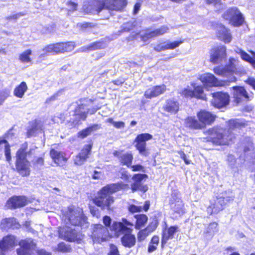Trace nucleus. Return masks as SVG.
Wrapping results in <instances>:
<instances>
[{
    "instance_id": "bf43d9fd",
    "label": "nucleus",
    "mask_w": 255,
    "mask_h": 255,
    "mask_svg": "<svg viewBox=\"0 0 255 255\" xmlns=\"http://www.w3.org/2000/svg\"><path fill=\"white\" fill-rule=\"evenodd\" d=\"M142 208L140 206H136L134 205H131L128 207V210L130 212L134 213L141 211Z\"/></svg>"
},
{
    "instance_id": "393cba45",
    "label": "nucleus",
    "mask_w": 255,
    "mask_h": 255,
    "mask_svg": "<svg viewBox=\"0 0 255 255\" xmlns=\"http://www.w3.org/2000/svg\"><path fill=\"white\" fill-rule=\"evenodd\" d=\"M200 123L203 124V128L206 125L211 124L215 120V117L211 113L206 111H201L197 114Z\"/></svg>"
},
{
    "instance_id": "79ce46f5",
    "label": "nucleus",
    "mask_w": 255,
    "mask_h": 255,
    "mask_svg": "<svg viewBox=\"0 0 255 255\" xmlns=\"http://www.w3.org/2000/svg\"><path fill=\"white\" fill-rule=\"evenodd\" d=\"M106 46L105 44L102 42H96L91 43L88 46L86 47H83V51H86L87 50H95L98 49L104 48Z\"/></svg>"
},
{
    "instance_id": "2eb2a0df",
    "label": "nucleus",
    "mask_w": 255,
    "mask_h": 255,
    "mask_svg": "<svg viewBox=\"0 0 255 255\" xmlns=\"http://www.w3.org/2000/svg\"><path fill=\"white\" fill-rule=\"evenodd\" d=\"M169 204L174 212L179 214L184 213V204L178 192H174L172 193Z\"/></svg>"
},
{
    "instance_id": "7ed1b4c3",
    "label": "nucleus",
    "mask_w": 255,
    "mask_h": 255,
    "mask_svg": "<svg viewBox=\"0 0 255 255\" xmlns=\"http://www.w3.org/2000/svg\"><path fill=\"white\" fill-rule=\"evenodd\" d=\"M133 226L132 223L125 218H122L121 222H114L110 228L117 236L125 234L121 238L122 244L124 247L130 248L133 247L136 243L135 236L131 234L132 231L131 228Z\"/></svg>"
},
{
    "instance_id": "20e7f679",
    "label": "nucleus",
    "mask_w": 255,
    "mask_h": 255,
    "mask_svg": "<svg viewBox=\"0 0 255 255\" xmlns=\"http://www.w3.org/2000/svg\"><path fill=\"white\" fill-rule=\"evenodd\" d=\"M62 220L68 226L72 225L75 226H81L83 228L88 227L87 219L83 214L80 209L73 206L69 207L67 210L63 211Z\"/></svg>"
},
{
    "instance_id": "f257e3e1",
    "label": "nucleus",
    "mask_w": 255,
    "mask_h": 255,
    "mask_svg": "<svg viewBox=\"0 0 255 255\" xmlns=\"http://www.w3.org/2000/svg\"><path fill=\"white\" fill-rule=\"evenodd\" d=\"M228 129L223 128L213 129L210 132V138L212 142L216 145H228L235 137L232 131L245 127L247 124L242 120H231L228 122Z\"/></svg>"
},
{
    "instance_id": "dca6fc26",
    "label": "nucleus",
    "mask_w": 255,
    "mask_h": 255,
    "mask_svg": "<svg viewBox=\"0 0 255 255\" xmlns=\"http://www.w3.org/2000/svg\"><path fill=\"white\" fill-rule=\"evenodd\" d=\"M210 61L214 64L219 63L226 57V47L220 46L212 48L210 52Z\"/></svg>"
},
{
    "instance_id": "4be33fe9",
    "label": "nucleus",
    "mask_w": 255,
    "mask_h": 255,
    "mask_svg": "<svg viewBox=\"0 0 255 255\" xmlns=\"http://www.w3.org/2000/svg\"><path fill=\"white\" fill-rule=\"evenodd\" d=\"M27 204V200L24 196H14L10 198L6 203V207L9 209L22 207Z\"/></svg>"
},
{
    "instance_id": "473e14b6",
    "label": "nucleus",
    "mask_w": 255,
    "mask_h": 255,
    "mask_svg": "<svg viewBox=\"0 0 255 255\" xmlns=\"http://www.w3.org/2000/svg\"><path fill=\"white\" fill-rule=\"evenodd\" d=\"M235 51L236 53L240 55L243 60L251 63L254 68L255 69V52H252L253 54V57H252L247 53L240 48H237Z\"/></svg>"
},
{
    "instance_id": "9b49d317",
    "label": "nucleus",
    "mask_w": 255,
    "mask_h": 255,
    "mask_svg": "<svg viewBox=\"0 0 255 255\" xmlns=\"http://www.w3.org/2000/svg\"><path fill=\"white\" fill-rule=\"evenodd\" d=\"M18 244L20 248L16 250L18 255H35L36 246L32 239L21 240Z\"/></svg>"
},
{
    "instance_id": "c85d7f7f",
    "label": "nucleus",
    "mask_w": 255,
    "mask_h": 255,
    "mask_svg": "<svg viewBox=\"0 0 255 255\" xmlns=\"http://www.w3.org/2000/svg\"><path fill=\"white\" fill-rule=\"evenodd\" d=\"M217 36L220 39L225 43H229L232 40L229 31L223 25H219L217 28Z\"/></svg>"
},
{
    "instance_id": "ea45409f",
    "label": "nucleus",
    "mask_w": 255,
    "mask_h": 255,
    "mask_svg": "<svg viewBox=\"0 0 255 255\" xmlns=\"http://www.w3.org/2000/svg\"><path fill=\"white\" fill-rule=\"evenodd\" d=\"M133 159L132 155L130 153H126L120 156V162L124 165H126L128 167L131 166Z\"/></svg>"
},
{
    "instance_id": "58836bf2",
    "label": "nucleus",
    "mask_w": 255,
    "mask_h": 255,
    "mask_svg": "<svg viewBox=\"0 0 255 255\" xmlns=\"http://www.w3.org/2000/svg\"><path fill=\"white\" fill-rule=\"evenodd\" d=\"M136 218V224L135 228L136 229H140L143 227L147 221L148 218L144 214H139L135 216Z\"/></svg>"
},
{
    "instance_id": "aec40b11",
    "label": "nucleus",
    "mask_w": 255,
    "mask_h": 255,
    "mask_svg": "<svg viewBox=\"0 0 255 255\" xmlns=\"http://www.w3.org/2000/svg\"><path fill=\"white\" fill-rule=\"evenodd\" d=\"M232 88L234 98L237 103L241 102L243 100H250V97L243 87L235 86Z\"/></svg>"
},
{
    "instance_id": "8fccbe9b",
    "label": "nucleus",
    "mask_w": 255,
    "mask_h": 255,
    "mask_svg": "<svg viewBox=\"0 0 255 255\" xmlns=\"http://www.w3.org/2000/svg\"><path fill=\"white\" fill-rule=\"evenodd\" d=\"M157 224V221L154 220L145 229L150 234L156 229Z\"/></svg>"
},
{
    "instance_id": "f03ea898",
    "label": "nucleus",
    "mask_w": 255,
    "mask_h": 255,
    "mask_svg": "<svg viewBox=\"0 0 255 255\" xmlns=\"http://www.w3.org/2000/svg\"><path fill=\"white\" fill-rule=\"evenodd\" d=\"M127 186L118 183L108 185L103 187L93 199L94 203L102 210H110L115 201L112 194L120 189H125Z\"/></svg>"
},
{
    "instance_id": "bb28decb",
    "label": "nucleus",
    "mask_w": 255,
    "mask_h": 255,
    "mask_svg": "<svg viewBox=\"0 0 255 255\" xmlns=\"http://www.w3.org/2000/svg\"><path fill=\"white\" fill-rule=\"evenodd\" d=\"M167 27L163 26L153 31H147L144 34H141L143 41H145L148 39L161 35L167 32Z\"/></svg>"
},
{
    "instance_id": "f8f14e48",
    "label": "nucleus",
    "mask_w": 255,
    "mask_h": 255,
    "mask_svg": "<svg viewBox=\"0 0 255 255\" xmlns=\"http://www.w3.org/2000/svg\"><path fill=\"white\" fill-rule=\"evenodd\" d=\"M223 17L229 20V23L234 26L241 25L244 21L241 13L236 7L229 9L224 14Z\"/></svg>"
},
{
    "instance_id": "774afa93",
    "label": "nucleus",
    "mask_w": 255,
    "mask_h": 255,
    "mask_svg": "<svg viewBox=\"0 0 255 255\" xmlns=\"http://www.w3.org/2000/svg\"><path fill=\"white\" fill-rule=\"evenodd\" d=\"M37 253L38 255H51V253L48 252H46L45 250L41 249L40 250H37L36 249V252H35V254Z\"/></svg>"
},
{
    "instance_id": "5fc2aeb1",
    "label": "nucleus",
    "mask_w": 255,
    "mask_h": 255,
    "mask_svg": "<svg viewBox=\"0 0 255 255\" xmlns=\"http://www.w3.org/2000/svg\"><path fill=\"white\" fill-rule=\"evenodd\" d=\"M69 11H75L77 10L78 4L72 1H68L66 3Z\"/></svg>"
},
{
    "instance_id": "603ef678",
    "label": "nucleus",
    "mask_w": 255,
    "mask_h": 255,
    "mask_svg": "<svg viewBox=\"0 0 255 255\" xmlns=\"http://www.w3.org/2000/svg\"><path fill=\"white\" fill-rule=\"evenodd\" d=\"M90 134L91 133L88 128H87L78 133V137L81 138H84Z\"/></svg>"
},
{
    "instance_id": "a878e982",
    "label": "nucleus",
    "mask_w": 255,
    "mask_h": 255,
    "mask_svg": "<svg viewBox=\"0 0 255 255\" xmlns=\"http://www.w3.org/2000/svg\"><path fill=\"white\" fill-rule=\"evenodd\" d=\"M166 90L165 85L156 86L148 89L144 93L146 98L151 99L163 94Z\"/></svg>"
},
{
    "instance_id": "052dcab7",
    "label": "nucleus",
    "mask_w": 255,
    "mask_h": 255,
    "mask_svg": "<svg viewBox=\"0 0 255 255\" xmlns=\"http://www.w3.org/2000/svg\"><path fill=\"white\" fill-rule=\"evenodd\" d=\"M245 81L255 90V78L253 77H249Z\"/></svg>"
},
{
    "instance_id": "4468645a",
    "label": "nucleus",
    "mask_w": 255,
    "mask_h": 255,
    "mask_svg": "<svg viewBox=\"0 0 255 255\" xmlns=\"http://www.w3.org/2000/svg\"><path fill=\"white\" fill-rule=\"evenodd\" d=\"M86 99L80 101V104L75 109V115L78 117L79 120H85L87 115L90 114L93 115L95 114L100 108L93 107L91 109H88L85 102Z\"/></svg>"
},
{
    "instance_id": "49530a36",
    "label": "nucleus",
    "mask_w": 255,
    "mask_h": 255,
    "mask_svg": "<svg viewBox=\"0 0 255 255\" xmlns=\"http://www.w3.org/2000/svg\"><path fill=\"white\" fill-rule=\"evenodd\" d=\"M149 234L150 233L145 229L140 230L137 235L138 241H143Z\"/></svg>"
},
{
    "instance_id": "0e129e2a",
    "label": "nucleus",
    "mask_w": 255,
    "mask_h": 255,
    "mask_svg": "<svg viewBox=\"0 0 255 255\" xmlns=\"http://www.w3.org/2000/svg\"><path fill=\"white\" fill-rule=\"evenodd\" d=\"M103 223L106 227H110L111 223V219L109 216H105L103 217Z\"/></svg>"
},
{
    "instance_id": "7c9ffc66",
    "label": "nucleus",
    "mask_w": 255,
    "mask_h": 255,
    "mask_svg": "<svg viewBox=\"0 0 255 255\" xmlns=\"http://www.w3.org/2000/svg\"><path fill=\"white\" fill-rule=\"evenodd\" d=\"M163 109L171 114H176L179 109V103L172 100H167L163 106Z\"/></svg>"
},
{
    "instance_id": "e2e57ef3",
    "label": "nucleus",
    "mask_w": 255,
    "mask_h": 255,
    "mask_svg": "<svg viewBox=\"0 0 255 255\" xmlns=\"http://www.w3.org/2000/svg\"><path fill=\"white\" fill-rule=\"evenodd\" d=\"M43 163L44 160L42 157H37L33 162L34 165L37 166H41L43 165Z\"/></svg>"
},
{
    "instance_id": "b1692460",
    "label": "nucleus",
    "mask_w": 255,
    "mask_h": 255,
    "mask_svg": "<svg viewBox=\"0 0 255 255\" xmlns=\"http://www.w3.org/2000/svg\"><path fill=\"white\" fill-rule=\"evenodd\" d=\"M200 80L207 86L217 87L221 85L217 78L211 73H208L201 75Z\"/></svg>"
},
{
    "instance_id": "39448f33",
    "label": "nucleus",
    "mask_w": 255,
    "mask_h": 255,
    "mask_svg": "<svg viewBox=\"0 0 255 255\" xmlns=\"http://www.w3.org/2000/svg\"><path fill=\"white\" fill-rule=\"evenodd\" d=\"M126 4V0H94L90 5V12L95 14L104 9L120 11Z\"/></svg>"
},
{
    "instance_id": "a19ab883",
    "label": "nucleus",
    "mask_w": 255,
    "mask_h": 255,
    "mask_svg": "<svg viewBox=\"0 0 255 255\" xmlns=\"http://www.w3.org/2000/svg\"><path fill=\"white\" fill-rule=\"evenodd\" d=\"M32 54L30 49H27L22 52L19 56V60L22 63H27L31 61L30 56Z\"/></svg>"
},
{
    "instance_id": "f704fd0d",
    "label": "nucleus",
    "mask_w": 255,
    "mask_h": 255,
    "mask_svg": "<svg viewBox=\"0 0 255 255\" xmlns=\"http://www.w3.org/2000/svg\"><path fill=\"white\" fill-rule=\"evenodd\" d=\"M185 125L187 127L192 129H201L203 128V124L198 122L195 117H188L185 120Z\"/></svg>"
},
{
    "instance_id": "423d86ee",
    "label": "nucleus",
    "mask_w": 255,
    "mask_h": 255,
    "mask_svg": "<svg viewBox=\"0 0 255 255\" xmlns=\"http://www.w3.org/2000/svg\"><path fill=\"white\" fill-rule=\"evenodd\" d=\"M34 149L31 148L26 152L25 147L22 146L18 150L16 154L15 168L22 176H28L30 173V164L26 156L33 153Z\"/></svg>"
},
{
    "instance_id": "864d4df0",
    "label": "nucleus",
    "mask_w": 255,
    "mask_h": 255,
    "mask_svg": "<svg viewBox=\"0 0 255 255\" xmlns=\"http://www.w3.org/2000/svg\"><path fill=\"white\" fill-rule=\"evenodd\" d=\"M58 250L62 252H69L71 249L64 243H61L58 245Z\"/></svg>"
},
{
    "instance_id": "3c124183",
    "label": "nucleus",
    "mask_w": 255,
    "mask_h": 255,
    "mask_svg": "<svg viewBox=\"0 0 255 255\" xmlns=\"http://www.w3.org/2000/svg\"><path fill=\"white\" fill-rule=\"evenodd\" d=\"M218 224L216 222H213L211 223L207 230L208 233L214 234L217 231Z\"/></svg>"
},
{
    "instance_id": "1a4fd4ad",
    "label": "nucleus",
    "mask_w": 255,
    "mask_h": 255,
    "mask_svg": "<svg viewBox=\"0 0 255 255\" xmlns=\"http://www.w3.org/2000/svg\"><path fill=\"white\" fill-rule=\"evenodd\" d=\"M73 42H60L47 45V51L51 52L52 55L64 53L72 51L75 48Z\"/></svg>"
},
{
    "instance_id": "72a5a7b5",
    "label": "nucleus",
    "mask_w": 255,
    "mask_h": 255,
    "mask_svg": "<svg viewBox=\"0 0 255 255\" xmlns=\"http://www.w3.org/2000/svg\"><path fill=\"white\" fill-rule=\"evenodd\" d=\"M42 129V125L39 121H35L30 123V126L27 129L28 137L32 136L36 134Z\"/></svg>"
},
{
    "instance_id": "9d476101",
    "label": "nucleus",
    "mask_w": 255,
    "mask_h": 255,
    "mask_svg": "<svg viewBox=\"0 0 255 255\" xmlns=\"http://www.w3.org/2000/svg\"><path fill=\"white\" fill-rule=\"evenodd\" d=\"M59 237L69 242L78 241L82 240V235L76 229H73L66 226L65 227L60 228L59 231Z\"/></svg>"
},
{
    "instance_id": "412c9836",
    "label": "nucleus",
    "mask_w": 255,
    "mask_h": 255,
    "mask_svg": "<svg viewBox=\"0 0 255 255\" xmlns=\"http://www.w3.org/2000/svg\"><path fill=\"white\" fill-rule=\"evenodd\" d=\"M92 149L91 144L85 145L81 152L75 156L74 163L78 165H81L88 158Z\"/></svg>"
},
{
    "instance_id": "13d9d810",
    "label": "nucleus",
    "mask_w": 255,
    "mask_h": 255,
    "mask_svg": "<svg viewBox=\"0 0 255 255\" xmlns=\"http://www.w3.org/2000/svg\"><path fill=\"white\" fill-rule=\"evenodd\" d=\"M88 128L91 134L100 129L101 128V125L100 124H94L88 127Z\"/></svg>"
},
{
    "instance_id": "09e8293b",
    "label": "nucleus",
    "mask_w": 255,
    "mask_h": 255,
    "mask_svg": "<svg viewBox=\"0 0 255 255\" xmlns=\"http://www.w3.org/2000/svg\"><path fill=\"white\" fill-rule=\"evenodd\" d=\"M108 255H120L117 247L113 244H110Z\"/></svg>"
},
{
    "instance_id": "c03bdc74",
    "label": "nucleus",
    "mask_w": 255,
    "mask_h": 255,
    "mask_svg": "<svg viewBox=\"0 0 255 255\" xmlns=\"http://www.w3.org/2000/svg\"><path fill=\"white\" fill-rule=\"evenodd\" d=\"M131 188L132 192H134L136 190H140L142 191L146 192L147 190V187L144 186L141 184L140 182H135L131 185Z\"/></svg>"
},
{
    "instance_id": "37998d69",
    "label": "nucleus",
    "mask_w": 255,
    "mask_h": 255,
    "mask_svg": "<svg viewBox=\"0 0 255 255\" xmlns=\"http://www.w3.org/2000/svg\"><path fill=\"white\" fill-rule=\"evenodd\" d=\"M106 46L105 44L102 42H96L91 43L88 46L86 47H83V51H86L87 50H95L98 49L104 48Z\"/></svg>"
},
{
    "instance_id": "c756f323",
    "label": "nucleus",
    "mask_w": 255,
    "mask_h": 255,
    "mask_svg": "<svg viewBox=\"0 0 255 255\" xmlns=\"http://www.w3.org/2000/svg\"><path fill=\"white\" fill-rule=\"evenodd\" d=\"M182 42V41H176L171 43H162L154 46V49L157 52H160L167 49H173L178 47Z\"/></svg>"
},
{
    "instance_id": "6ab92c4d",
    "label": "nucleus",
    "mask_w": 255,
    "mask_h": 255,
    "mask_svg": "<svg viewBox=\"0 0 255 255\" xmlns=\"http://www.w3.org/2000/svg\"><path fill=\"white\" fill-rule=\"evenodd\" d=\"M179 231V227L177 226L165 228L162 233L161 245L163 247L169 240L174 238V235Z\"/></svg>"
},
{
    "instance_id": "2f4dec72",
    "label": "nucleus",
    "mask_w": 255,
    "mask_h": 255,
    "mask_svg": "<svg viewBox=\"0 0 255 255\" xmlns=\"http://www.w3.org/2000/svg\"><path fill=\"white\" fill-rule=\"evenodd\" d=\"M50 154L54 162L57 164L60 165L67 161V158L65 157L64 153L62 152L52 149L50 151Z\"/></svg>"
},
{
    "instance_id": "0eeeda50",
    "label": "nucleus",
    "mask_w": 255,
    "mask_h": 255,
    "mask_svg": "<svg viewBox=\"0 0 255 255\" xmlns=\"http://www.w3.org/2000/svg\"><path fill=\"white\" fill-rule=\"evenodd\" d=\"M236 60L233 58L229 59V64L225 67L220 66L216 67L214 69V73L218 75L229 78L228 81L230 82H235L236 78L233 76L235 72Z\"/></svg>"
},
{
    "instance_id": "6e6552de",
    "label": "nucleus",
    "mask_w": 255,
    "mask_h": 255,
    "mask_svg": "<svg viewBox=\"0 0 255 255\" xmlns=\"http://www.w3.org/2000/svg\"><path fill=\"white\" fill-rule=\"evenodd\" d=\"M109 234L107 227L101 224H96L93 228L91 238L94 244H102L108 240Z\"/></svg>"
},
{
    "instance_id": "6e6d98bb",
    "label": "nucleus",
    "mask_w": 255,
    "mask_h": 255,
    "mask_svg": "<svg viewBox=\"0 0 255 255\" xmlns=\"http://www.w3.org/2000/svg\"><path fill=\"white\" fill-rule=\"evenodd\" d=\"M26 14V13L24 12H19L17 13L12 14L11 15L7 16L6 17V19L7 20H11V19H16L22 16H24Z\"/></svg>"
},
{
    "instance_id": "680f3d73",
    "label": "nucleus",
    "mask_w": 255,
    "mask_h": 255,
    "mask_svg": "<svg viewBox=\"0 0 255 255\" xmlns=\"http://www.w3.org/2000/svg\"><path fill=\"white\" fill-rule=\"evenodd\" d=\"M227 161L229 165L231 167L233 166L235 164L236 159L234 155H229L228 156Z\"/></svg>"
},
{
    "instance_id": "e433bc0d",
    "label": "nucleus",
    "mask_w": 255,
    "mask_h": 255,
    "mask_svg": "<svg viewBox=\"0 0 255 255\" xmlns=\"http://www.w3.org/2000/svg\"><path fill=\"white\" fill-rule=\"evenodd\" d=\"M234 199V196L233 195L217 198V203L220 204V207H217V210L218 211H222L227 203L232 202Z\"/></svg>"
},
{
    "instance_id": "69168bd1",
    "label": "nucleus",
    "mask_w": 255,
    "mask_h": 255,
    "mask_svg": "<svg viewBox=\"0 0 255 255\" xmlns=\"http://www.w3.org/2000/svg\"><path fill=\"white\" fill-rule=\"evenodd\" d=\"M179 154L180 156V157L184 160L185 163L186 164H189L190 163V161L187 159L186 155L183 151L179 152Z\"/></svg>"
},
{
    "instance_id": "cd10ccee",
    "label": "nucleus",
    "mask_w": 255,
    "mask_h": 255,
    "mask_svg": "<svg viewBox=\"0 0 255 255\" xmlns=\"http://www.w3.org/2000/svg\"><path fill=\"white\" fill-rule=\"evenodd\" d=\"M19 226L20 225L14 218L4 219L0 223V228L3 230H7L9 229H18Z\"/></svg>"
},
{
    "instance_id": "a18cd8bd",
    "label": "nucleus",
    "mask_w": 255,
    "mask_h": 255,
    "mask_svg": "<svg viewBox=\"0 0 255 255\" xmlns=\"http://www.w3.org/2000/svg\"><path fill=\"white\" fill-rule=\"evenodd\" d=\"M220 204L217 203V200L216 199L214 203L212 204L210 206H209L207 208V212L208 213L212 214L213 213H218L220 211H218L217 210V207H220Z\"/></svg>"
},
{
    "instance_id": "f3484780",
    "label": "nucleus",
    "mask_w": 255,
    "mask_h": 255,
    "mask_svg": "<svg viewBox=\"0 0 255 255\" xmlns=\"http://www.w3.org/2000/svg\"><path fill=\"white\" fill-rule=\"evenodd\" d=\"M213 99L212 105L217 108H221L226 106L229 102V96L228 94L223 92H217L212 94Z\"/></svg>"
},
{
    "instance_id": "ddd939ff",
    "label": "nucleus",
    "mask_w": 255,
    "mask_h": 255,
    "mask_svg": "<svg viewBox=\"0 0 255 255\" xmlns=\"http://www.w3.org/2000/svg\"><path fill=\"white\" fill-rule=\"evenodd\" d=\"M152 138V135L147 133L138 134L135 139V147L139 153L142 155L147 156L149 153L146 149V141Z\"/></svg>"
},
{
    "instance_id": "338daca9",
    "label": "nucleus",
    "mask_w": 255,
    "mask_h": 255,
    "mask_svg": "<svg viewBox=\"0 0 255 255\" xmlns=\"http://www.w3.org/2000/svg\"><path fill=\"white\" fill-rule=\"evenodd\" d=\"M131 168L133 171H143L144 167L141 165L138 164L131 166Z\"/></svg>"
},
{
    "instance_id": "4d7b16f0",
    "label": "nucleus",
    "mask_w": 255,
    "mask_h": 255,
    "mask_svg": "<svg viewBox=\"0 0 255 255\" xmlns=\"http://www.w3.org/2000/svg\"><path fill=\"white\" fill-rule=\"evenodd\" d=\"M147 177V175L145 174H137L134 175L132 177V179L135 182H140L141 183V181L145 178Z\"/></svg>"
},
{
    "instance_id": "de8ad7c7",
    "label": "nucleus",
    "mask_w": 255,
    "mask_h": 255,
    "mask_svg": "<svg viewBox=\"0 0 255 255\" xmlns=\"http://www.w3.org/2000/svg\"><path fill=\"white\" fill-rule=\"evenodd\" d=\"M47 45L45 46L42 50L41 53L38 56V59L40 61L44 60L45 59V57H47L49 54H51V52L47 51Z\"/></svg>"
},
{
    "instance_id": "a211bd4d",
    "label": "nucleus",
    "mask_w": 255,
    "mask_h": 255,
    "mask_svg": "<svg viewBox=\"0 0 255 255\" xmlns=\"http://www.w3.org/2000/svg\"><path fill=\"white\" fill-rule=\"evenodd\" d=\"M181 95L186 98H196L206 100V96L204 93L203 88L202 86L194 85V90L189 88L184 89L181 92Z\"/></svg>"
},
{
    "instance_id": "c9c22d12",
    "label": "nucleus",
    "mask_w": 255,
    "mask_h": 255,
    "mask_svg": "<svg viewBox=\"0 0 255 255\" xmlns=\"http://www.w3.org/2000/svg\"><path fill=\"white\" fill-rule=\"evenodd\" d=\"M3 148L6 159L9 162L11 159L9 144L6 140L0 139V153L1 154Z\"/></svg>"
},
{
    "instance_id": "5701e85b",
    "label": "nucleus",
    "mask_w": 255,
    "mask_h": 255,
    "mask_svg": "<svg viewBox=\"0 0 255 255\" xmlns=\"http://www.w3.org/2000/svg\"><path fill=\"white\" fill-rule=\"evenodd\" d=\"M17 241L15 237L12 235H8L0 241V249L2 251L12 249L17 245Z\"/></svg>"
},
{
    "instance_id": "4c0bfd02",
    "label": "nucleus",
    "mask_w": 255,
    "mask_h": 255,
    "mask_svg": "<svg viewBox=\"0 0 255 255\" xmlns=\"http://www.w3.org/2000/svg\"><path fill=\"white\" fill-rule=\"evenodd\" d=\"M27 89V87L26 83L22 82L18 86L15 88L14 90V95L18 98H21Z\"/></svg>"
}]
</instances>
